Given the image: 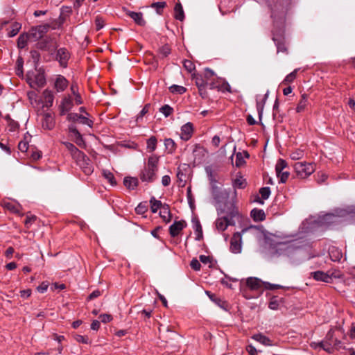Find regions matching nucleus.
I'll list each match as a JSON object with an SVG mask.
<instances>
[{"mask_svg": "<svg viewBox=\"0 0 355 355\" xmlns=\"http://www.w3.org/2000/svg\"><path fill=\"white\" fill-rule=\"evenodd\" d=\"M288 0H272L268 6L271 10L274 28L272 30V40L274 42L277 53H288L287 44L284 37L285 7Z\"/></svg>", "mask_w": 355, "mask_h": 355, "instance_id": "f257e3e1", "label": "nucleus"}, {"mask_svg": "<svg viewBox=\"0 0 355 355\" xmlns=\"http://www.w3.org/2000/svg\"><path fill=\"white\" fill-rule=\"evenodd\" d=\"M218 215H223L216 220V227L218 231H225L229 225H234V218L239 216L238 208L234 202H227L223 207H217Z\"/></svg>", "mask_w": 355, "mask_h": 355, "instance_id": "f03ea898", "label": "nucleus"}, {"mask_svg": "<svg viewBox=\"0 0 355 355\" xmlns=\"http://www.w3.org/2000/svg\"><path fill=\"white\" fill-rule=\"evenodd\" d=\"M159 161V156L155 154H153L148 157L146 165L139 174L140 180L142 182L151 183L157 179Z\"/></svg>", "mask_w": 355, "mask_h": 355, "instance_id": "7ed1b4c3", "label": "nucleus"}, {"mask_svg": "<svg viewBox=\"0 0 355 355\" xmlns=\"http://www.w3.org/2000/svg\"><path fill=\"white\" fill-rule=\"evenodd\" d=\"M211 194L216 202V208L219 205H222L223 207L225 203L230 202L228 200L230 193L226 189H222L221 187L217 186V184L212 186V188L211 189ZM232 202L235 203L234 200Z\"/></svg>", "mask_w": 355, "mask_h": 355, "instance_id": "20e7f679", "label": "nucleus"}, {"mask_svg": "<svg viewBox=\"0 0 355 355\" xmlns=\"http://www.w3.org/2000/svg\"><path fill=\"white\" fill-rule=\"evenodd\" d=\"M294 169L297 178L304 179L315 171V167L313 163L297 162L294 164Z\"/></svg>", "mask_w": 355, "mask_h": 355, "instance_id": "39448f33", "label": "nucleus"}, {"mask_svg": "<svg viewBox=\"0 0 355 355\" xmlns=\"http://www.w3.org/2000/svg\"><path fill=\"white\" fill-rule=\"evenodd\" d=\"M35 46L37 49L42 51H48L51 54H53L57 49L56 42L52 37L49 36L42 37L37 42Z\"/></svg>", "mask_w": 355, "mask_h": 355, "instance_id": "423d86ee", "label": "nucleus"}, {"mask_svg": "<svg viewBox=\"0 0 355 355\" xmlns=\"http://www.w3.org/2000/svg\"><path fill=\"white\" fill-rule=\"evenodd\" d=\"M69 58V52L66 48H60L56 51L55 60L58 61L61 67L64 68L67 67Z\"/></svg>", "mask_w": 355, "mask_h": 355, "instance_id": "0eeeda50", "label": "nucleus"}, {"mask_svg": "<svg viewBox=\"0 0 355 355\" xmlns=\"http://www.w3.org/2000/svg\"><path fill=\"white\" fill-rule=\"evenodd\" d=\"M232 185L234 189V198H236L237 196L236 189H245L248 185V182L246 179L239 173L236 175L235 178H232Z\"/></svg>", "mask_w": 355, "mask_h": 355, "instance_id": "6e6552de", "label": "nucleus"}, {"mask_svg": "<svg viewBox=\"0 0 355 355\" xmlns=\"http://www.w3.org/2000/svg\"><path fill=\"white\" fill-rule=\"evenodd\" d=\"M241 234L236 232L234 234L230 241V251L232 253L237 254L241 252Z\"/></svg>", "mask_w": 355, "mask_h": 355, "instance_id": "1a4fd4ad", "label": "nucleus"}, {"mask_svg": "<svg viewBox=\"0 0 355 355\" xmlns=\"http://www.w3.org/2000/svg\"><path fill=\"white\" fill-rule=\"evenodd\" d=\"M187 227V223L184 220L175 221L170 227H169V234L172 237L177 236L181 231Z\"/></svg>", "mask_w": 355, "mask_h": 355, "instance_id": "9d476101", "label": "nucleus"}, {"mask_svg": "<svg viewBox=\"0 0 355 355\" xmlns=\"http://www.w3.org/2000/svg\"><path fill=\"white\" fill-rule=\"evenodd\" d=\"M73 103L70 96H64L59 106L60 115L66 114L73 107Z\"/></svg>", "mask_w": 355, "mask_h": 355, "instance_id": "9b49d317", "label": "nucleus"}, {"mask_svg": "<svg viewBox=\"0 0 355 355\" xmlns=\"http://www.w3.org/2000/svg\"><path fill=\"white\" fill-rule=\"evenodd\" d=\"M54 117L51 113H45L42 119V126L43 129L51 130L55 127Z\"/></svg>", "mask_w": 355, "mask_h": 355, "instance_id": "f8f14e48", "label": "nucleus"}, {"mask_svg": "<svg viewBox=\"0 0 355 355\" xmlns=\"http://www.w3.org/2000/svg\"><path fill=\"white\" fill-rule=\"evenodd\" d=\"M193 125L191 122H188L181 128L180 138L182 140L188 141L193 135Z\"/></svg>", "mask_w": 355, "mask_h": 355, "instance_id": "ddd939ff", "label": "nucleus"}, {"mask_svg": "<svg viewBox=\"0 0 355 355\" xmlns=\"http://www.w3.org/2000/svg\"><path fill=\"white\" fill-rule=\"evenodd\" d=\"M67 149L71 153V155L77 159L83 158L85 159V154L78 150L72 143L64 141L62 142Z\"/></svg>", "mask_w": 355, "mask_h": 355, "instance_id": "4468645a", "label": "nucleus"}, {"mask_svg": "<svg viewBox=\"0 0 355 355\" xmlns=\"http://www.w3.org/2000/svg\"><path fill=\"white\" fill-rule=\"evenodd\" d=\"M68 80L62 75H58L55 79L54 87L58 92L65 90L68 86Z\"/></svg>", "mask_w": 355, "mask_h": 355, "instance_id": "2eb2a0df", "label": "nucleus"}, {"mask_svg": "<svg viewBox=\"0 0 355 355\" xmlns=\"http://www.w3.org/2000/svg\"><path fill=\"white\" fill-rule=\"evenodd\" d=\"M337 216L333 214H327L322 216H320L318 218V223L321 225L329 226L336 223Z\"/></svg>", "mask_w": 355, "mask_h": 355, "instance_id": "dca6fc26", "label": "nucleus"}, {"mask_svg": "<svg viewBox=\"0 0 355 355\" xmlns=\"http://www.w3.org/2000/svg\"><path fill=\"white\" fill-rule=\"evenodd\" d=\"M78 160L80 162L79 164H80V167L82 168L83 173L85 175H89L93 173L94 168L89 163V159L86 155H85V159H84L83 158H80V159H78Z\"/></svg>", "mask_w": 355, "mask_h": 355, "instance_id": "f3484780", "label": "nucleus"}, {"mask_svg": "<svg viewBox=\"0 0 355 355\" xmlns=\"http://www.w3.org/2000/svg\"><path fill=\"white\" fill-rule=\"evenodd\" d=\"M311 276L316 281H321L325 283H331L330 277L327 273V271L324 272L321 270H317L311 272Z\"/></svg>", "mask_w": 355, "mask_h": 355, "instance_id": "a211bd4d", "label": "nucleus"}, {"mask_svg": "<svg viewBox=\"0 0 355 355\" xmlns=\"http://www.w3.org/2000/svg\"><path fill=\"white\" fill-rule=\"evenodd\" d=\"M30 86L33 88L35 87H42L46 84V78L43 73H38L35 76V80L33 82H29Z\"/></svg>", "mask_w": 355, "mask_h": 355, "instance_id": "6ab92c4d", "label": "nucleus"}, {"mask_svg": "<svg viewBox=\"0 0 355 355\" xmlns=\"http://www.w3.org/2000/svg\"><path fill=\"white\" fill-rule=\"evenodd\" d=\"M128 15L131 17L137 25L141 26H145L146 21L144 20L141 12L129 11L128 12Z\"/></svg>", "mask_w": 355, "mask_h": 355, "instance_id": "aec40b11", "label": "nucleus"}, {"mask_svg": "<svg viewBox=\"0 0 355 355\" xmlns=\"http://www.w3.org/2000/svg\"><path fill=\"white\" fill-rule=\"evenodd\" d=\"M209 88L211 89L217 88L218 90H220L222 92H228L230 93L232 92V88L230 84L225 81V80H223L222 83L220 84L216 85L215 83H211L209 84Z\"/></svg>", "mask_w": 355, "mask_h": 355, "instance_id": "412c9836", "label": "nucleus"}, {"mask_svg": "<svg viewBox=\"0 0 355 355\" xmlns=\"http://www.w3.org/2000/svg\"><path fill=\"white\" fill-rule=\"evenodd\" d=\"M329 255L331 260L333 261H339L343 257L341 250L334 246L329 248Z\"/></svg>", "mask_w": 355, "mask_h": 355, "instance_id": "4be33fe9", "label": "nucleus"}, {"mask_svg": "<svg viewBox=\"0 0 355 355\" xmlns=\"http://www.w3.org/2000/svg\"><path fill=\"white\" fill-rule=\"evenodd\" d=\"M159 216L166 223L171 221L172 216L169 206L167 204H164V206L159 211Z\"/></svg>", "mask_w": 355, "mask_h": 355, "instance_id": "5701e85b", "label": "nucleus"}, {"mask_svg": "<svg viewBox=\"0 0 355 355\" xmlns=\"http://www.w3.org/2000/svg\"><path fill=\"white\" fill-rule=\"evenodd\" d=\"M193 229L196 234V240L200 241L203 238L202 229L200 220L197 218L192 219Z\"/></svg>", "mask_w": 355, "mask_h": 355, "instance_id": "b1692460", "label": "nucleus"}, {"mask_svg": "<svg viewBox=\"0 0 355 355\" xmlns=\"http://www.w3.org/2000/svg\"><path fill=\"white\" fill-rule=\"evenodd\" d=\"M43 98L44 106L50 107L53 105L54 95L51 90L45 89L43 92Z\"/></svg>", "mask_w": 355, "mask_h": 355, "instance_id": "393cba45", "label": "nucleus"}, {"mask_svg": "<svg viewBox=\"0 0 355 355\" xmlns=\"http://www.w3.org/2000/svg\"><path fill=\"white\" fill-rule=\"evenodd\" d=\"M72 12V8L69 6H62L60 8V15L59 16L60 25L64 23L67 18L70 16Z\"/></svg>", "mask_w": 355, "mask_h": 355, "instance_id": "a878e982", "label": "nucleus"}, {"mask_svg": "<svg viewBox=\"0 0 355 355\" xmlns=\"http://www.w3.org/2000/svg\"><path fill=\"white\" fill-rule=\"evenodd\" d=\"M250 216L257 222L263 221L266 219V214L263 210L257 208H254L251 211Z\"/></svg>", "mask_w": 355, "mask_h": 355, "instance_id": "bb28decb", "label": "nucleus"}, {"mask_svg": "<svg viewBox=\"0 0 355 355\" xmlns=\"http://www.w3.org/2000/svg\"><path fill=\"white\" fill-rule=\"evenodd\" d=\"M263 283V282L257 277H249L246 281L247 286L252 290L259 289Z\"/></svg>", "mask_w": 355, "mask_h": 355, "instance_id": "cd10ccee", "label": "nucleus"}, {"mask_svg": "<svg viewBox=\"0 0 355 355\" xmlns=\"http://www.w3.org/2000/svg\"><path fill=\"white\" fill-rule=\"evenodd\" d=\"M174 17L175 19L182 21L184 19V12L182 4L178 2L174 8Z\"/></svg>", "mask_w": 355, "mask_h": 355, "instance_id": "c85d7f7f", "label": "nucleus"}, {"mask_svg": "<svg viewBox=\"0 0 355 355\" xmlns=\"http://www.w3.org/2000/svg\"><path fill=\"white\" fill-rule=\"evenodd\" d=\"M307 105H308V95L306 94H303L301 96V99L300 100L299 103H297V105L296 107V112L297 113L304 112Z\"/></svg>", "mask_w": 355, "mask_h": 355, "instance_id": "c756f323", "label": "nucleus"}, {"mask_svg": "<svg viewBox=\"0 0 355 355\" xmlns=\"http://www.w3.org/2000/svg\"><path fill=\"white\" fill-rule=\"evenodd\" d=\"M252 338L254 339V340L261 343L263 345H266V346L272 345V340L268 337H267L261 334H254V336H252Z\"/></svg>", "mask_w": 355, "mask_h": 355, "instance_id": "7c9ffc66", "label": "nucleus"}, {"mask_svg": "<svg viewBox=\"0 0 355 355\" xmlns=\"http://www.w3.org/2000/svg\"><path fill=\"white\" fill-rule=\"evenodd\" d=\"M164 143L167 153L173 154L177 148V144L172 139L166 138L164 139Z\"/></svg>", "mask_w": 355, "mask_h": 355, "instance_id": "2f4dec72", "label": "nucleus"}, {"mask_svg": "<svg viewBox=\"0 0 355 355\" xmlns=\"http://www.w3.org/2000/svg\"><path fill=\"white\" fill-rule=\"evenodd\" d=\"M123 184L129 189H135L138 185V180L136 178L125 177Z\"/></svg>", "mask_w": 355, "mask_h": 355, "instance_id": "473e14b6", "label": "nucleus"}, {"mask_svg": "<svg viewBox=\"0 0 355 355\" xmlns=\"http://www.w3.org/2000/svg\"><path fill=\"white\" fill-rule=\"evenodd\" d=\"M209 298L211 301L214 302L218 306L220 307L226 309V306H227V304L225 301L221 300L220 298L218 297L216 295L211 294L210 292L207 291L206 292Z\"/></svg>", "mask_w": 355, "mask_h": 355, "instance_id": "72a5a7b5", "label": "nucleus"}, {"mask_svg": "<svg viewBox=\"0 0 355 355\" xmlns=\"http://www.w3.org/2000/svg\"><path fill=\"white\" fill-rule=\"evenodd\" d=\"M150 205L151 211L153 213H156L159 209H161L164 206V204H162L161 201L157 200L154 196L151 197L150 200Z\"/></svg>", "mask_w": 355, "mask_h": 355, "instance_id": "f704fd0d", "label": "nucleus"}, {"mask_svg": "<svg viewBox=\"0 0 355 355\" xmlns=\"http://www.w3.org/2000/svg\"><path fill=\"white\" fill-rule=\"evenodd\" d=\"M147 150L149 153L154 152L157 148V139L155 136H151L146 141Z\"/></svg>", "mask_w": 355, "mask_h": 355, "instance_id": "c9c22d12", "label": "nucleus"}, {"mask_svg": "<svg viewBox=\"0 0 355 355\" xmlns=\"http://www.w3.org/2000/svg\"><path fill=\"white\" fill-rule=\"evenodd\" d=\"M29 35L26 33L21 34L17 39V46L19 49H24L27 45V42L29 40Z\"/></svg>", "mask_w": 355, "mask_h": 355, "instance_id": "e433bc0d", "label": "nucleus"}, {"mask_svg": "<svg viewBox=\"0 0 355 355\" xmlns=\"http://www.w3.org/2000/svg\"><path fill=\"white\" fill-rule=\"evenodd\" d=\"M282 302V298H279L277 296H272L269 302L268 307L272 310H277Z\"/></svg>", "mask_w": 355, "mask_h": 355, "instance_id": "4c0bfd02", "label": "nucleus"}, {"mask_svg": "<svg viewBox=\"0 0 355 355\" xmlns=\"http://www.w3.org/2000/svg\"><path fill=\"white\" fill-rule=\"evenodd\" d=\"M288 164L283 159H279L275 166V171L277 175H279L280 173L286 168H287Z\"/></svg>", "mask_w": 355, "mask_h": 355, "instance_id": "58836bf2", "label": "nucleus"}, {"mask_svg": "<svg viewBox=\"0 0 355 355\" xmlns=\"http://www.w3.org/2000/svg\"><path fill=\"white\" fill-rule=\"evenodd\" d=\"M327 273L330 277V282H332L333 279L342 278L343 275L342 272L338 269H330L327 270Z\"/></svg>", "mask_w": 355, "mask_h": 355, "instance_id": "ea45409f", "label": "nucleus"}, {"mask_svg": "<svg viewBox=\"0 0 355 355\" xmlns=\"http://www.w3.org/2000/svg\"><path fill=\"white\" fill-rule=\"evenodd\" d=\"M166 6V3L165 1L161 2H155L151 4V7L155 8L156 12L158 15H162L163 12V9Z\"/></svg>", "mask_w": 355, "mask_h": 355, "instance_id": "a19ab883", "label": "nucleus"}, {"mask_svg": "<svg viewBox=\"0 0 355 355\" xmlns=\"http://www.w3.org/2000/svg\"><path fill=\"white\" fill-rule=\"evenodd\" d=\"M23 58L21 57H19L16 61L15 73L19 77L23 76Z\"/></svg>", "mask_w": 355, "mask_h": 355, "instance_id": "79ce46f5", "label": "nucleus"}, {"mask_svg": "<svg viewBox=\"0 0 355 355\" xmlns=\"http://www.w3.org/2000/svg\"><path fill=\"white\" fill-rule=\"evenodd\" d=\"M103 175L105 179L108 180L110 184H112V186L116 185V182L112 173L107 170H103Z\"/></svg>", "mask_w": 355, "mask_h": 355, "instance_id": "37998d69", "label": "nucleus"}, {"mask_svg": "<svg viewBox=\"0 0 355 355\" xmlns=\"http://www.w3.org/2000/svg\"><path fill=\"white\" fill-rule=\"evenodd\" d=\"M148 209L147 202H140L137 207L135 208V211L137 214H145Z\"/></svg>", "mask_w": 355, "mask_h": 355, "instance_id": "c03bdc74", "label": "nucleus"}, {"mask_svg": "<svg viewBox=\"0 0 355 355\" xmlns=\"http://www.w3.org/2000/svg\"><path fill=\"white\" fill-rule=\"evenodd\" d=\"M187 89L180 85H173L169 87V91L173 94H182L186 92Z\"/></svg>", "mask_w": 355, "mask_h": 355, "instance_id": "a18cd8bd", "label": "nucleus"}, {"mask_svg": "<svg viewBox=\"0 0 355 355\" xmlns=\"http://www.w3.org/2000/svg\"><path fill=\"white\" fill-rule=\"evenodd\" d=\"M297 71H298V69H296L293 71H292L291 73L288 74L285 77V78L283 80L282 83L284 84V85H286V84L293 83L294 81V80L296 78Z\"/></svg>", "mask_w": 355, "mask_h": 355, "instance_id": "49530a36", "label": "nucleus"}, {"mask_svg": "<svg viewBox=\"0 0 355 355\" xmlns=\"http://www.w3.org/2000/svg\"><path fill=\"white\" fill-rule=\"evenodd\" d=\"M26 33L29 35V39H33L34 41L40 40L42 38L41 35H40L35 26L32 27L30 31Z\"/></svg>", "mask_w": 355, "mask_h": 355, "instance_id": "de8ad7c7", "label": "nucleus"}, {"mask_svg": "<svg viewBox=\"0 0 355 355\" xmlns=\"http://www.w3.org/2000/svg\"><path fill=\"white\" fill-rule=\"evenodd\" d=\"M265 104H266V101H263V100L259 101L257 98L256 107H257V110L258 112L259 121H261Z\"/></svg>", "mask_w": 355, "mask_h": 355, "instance_id": "09e8293b", "label": "nucleus"}, {"mask_svg": "<svg viewBox=\"0 0 355 355\" xmlns=\"http://www.w3.org/2000/svg\"><path fill=\"white\" fill-rule=\"evenodd\" d=\"M5 119L8 121V125L10 131H15L19 128L18 123L12 119L9 115L6 116Z\"/></svg>", "mask_w": 355, "mask_h": 355, "instance_id": "8fccbe9b", "label": "nucleus"}, {"mask_svg": "<svg viewBox=\"0 0 355 355\" xmlns=\"http://www.w3.org/2000/svg\"><path fill=\"white\" fill-rule=\"evenodd\" d=\"M193 79L195 80V83L198 87V89L206 87V85L208 84L207 80H205L201 76H196Z\"/></svg>", "mask_w": 355, "mask_h": 355, "instance_id": "3c124183", "label": "nucleus"}, {"mask_svg": "<svg viewBox=\"0 0 355 355\" xmlns=\"http://www.w3.org/2000/svg\"><path fill=\"white\" fill-rule=\"evenodd\" d=\"M36 29L37 30V32L41 35L42 37H44V35L48 32L50 28V25L49 24H45L43 25H39L37 26H35Z\"/></svg>", "mask_w": 355, "mask_h": 355, "instance_id": "603ef678", "label": "nucleus"}, {"mask_svg": "<svg viewBox=\"0 0 355 355\" xmlns=\"http://www.w3.org/2000/svg\"><path fill=\"white\" fill-rule=\"evenodd\" d=\"M159 112L168 117L173 113V109L168 105H164L159 108Z\"/></svg>", "mask_w": 355, "mask_h": 355, "instance_id": "864d4df0", "label": "nucleus"}, {"mask_svg": "<svg viewBox=\"0 0 355 355\" xmlns=\"http://www.w3.org/2000/svg\"><path fill=\"white\" fill-rule=\"evenodd\" d=\"M318 346L324 350L331 352L332 349V343L327 340L321 341L318 344Z\"/></svg>", "mask_w": 355, "mask_h": 355, "instance_id": "5fc2aeb1", "label": "nucleus"}, {"mask_svg": "<svg viewBox=\"0 0 355 355\" xmlns=\"http://www.w3.org/2000/svg\"><path fill=\"white\" fill-rule=\"evenodd\" d=\"M159 53L162 58H164L171 53V48L167 44L164 45L159 49Z\"/></svg>", "mask_w": 355, "mask_h": 355, "instance_id": "6e6d98bb", "label": "nucleus"}, {"mask_svg": "<svg viewBox=\"0 0 355 355\" xmlns=\"http://www.w3.org/2000/svg\"><path fill=\"white\" fill-rule=\"evenodd\" d=\"M259 193L261 196L262 199L266 200L270 195V189L268 187H262L259 189Z\"/></svg>", "mask_w": 355, "mask_h": 355, "instance_id": "4d7b16f0", "label": "nucleus"}, {"mask_svg": "<svg viewBox=\"0 0 355 355\" xmlns=\"http://www.w3.org/2000/svg\"><path fill=\"white\" fill-rule=\"evenodd\" d=\"M20 28L21 24H19V23H15L12 25V30H10L8 33V36L10 37L15 36L18 33Z\"/></svg>", "mask_w": 355, "mask_h": 355, "instance_id": "13d9d810", "label": "nucleus"}, {"mask_svg": "<svg viewBox=\"0 0 355 355\" xmlns=\"http://www.w3.org/2000/svg\"><path fill=\"white\" fill-rule=\"evenodd\" d=\"M150 103H147L144 105V107H143V109L141 110V112H139V114L137 115V121H139V119H141L143 118V116L147 114L148 112H149V110L150 108Z\"/></svg>", "mask_w": 355, "mask_h": 355, "instance_id": "bf43d9fd", "label": "nucleus"}, {"mask_svg": "<svg viewBox=\"0 0 355 355\" xmlns=\"http://www.w3.org/2000/svg\"><path fill=\"white\" fill-rule=\"evenodd\" d=\"M96 30L99 31L104 27L105 21L103 17L96 16L95 19Z\"/></svg>", "mask_w": 355, "mask_h": 355, "instance_id": "052dcab7", "label": "nucleus"}, {"mask_svg": "<svg viewBox=\"0 0 355 355\" xmlns=\"http://www.w3.org/2000/svg\"><path fill=\"white\" fill-rule=\"evenodd\" d=\"M78 122L80 123H82L84 125H87L89 127H91V128L93 126V124H94V121L92 120H91V119H88L87 117L84 116L81 114L80 116Z\"/></svg>", "mask_w": 355, "mask_h": 355, "instance_id": "680f3d73", "label": "nucleus"}, {"mask_svg": "<svg viewBox=\"0 0 355 355\" xmlns=\"http://www.w3.org/2000/svg\"><path fill=\"white\" fill-rule=\"evenodd\" d=\"M245 163V162L243 157L242 153L240 152L237 153L236 154V161H235L236 166L240 167V166H243Z\"/></svg>", "mask_w": 355, "mask_h": 355, "instance_id": "e2e57ef3", "label": "nucleus"}, {"mask_svg": "<svg viewBox=\"0 0 355 355\" xmlns=\"http://www.w3.org/2000/svg\"><path fill=\"white\" fill-rule=\"evenodd\" d=\"M303 155H304L303 150H297L294 152H292L290 155V157L293 160H297V159H300V158H302L303 157Z\"/></svg>", "mask_w": 355, "mask_h": 355, "instance_id": "0e129e2a", "label": "nucleus"}, {"mask_svg": "<svg viewBox=\"0 0 355 355\" xmlns=\"http://www.w3.org/2000/svg\"><path fill=\"white\" fill-rule=\"evenodd\" d=\"M183 66L185 68L186 70H187L189 72H191L193 70L195 69V65L194 64L189 60H184L183 61Z\"/></svg>", "mask_w": 355, "mask_h": 355, "instance_id": "69168bd1", "label": "nucleus"}, {"mask_svg": "<svg viewBox=\"0 0 355 355\" xmlns=\"http://www.w3.org/2000/svg\"><path fill=\"white\" fill-rule=\"evenodd\" d=\"M37 217L34 215L32 216H26V218L24 221V225L27 229L30 227V226L36 220Z\"/></svg>", "mask_w": 355, "mask_h": 355, "instance_id": "338daca9", "label": "nucleus"}, {"mask_svg": "<svg viewBox=\"0 0 355 355\" xmlns=\"http://www.w3.org/2000/svg\"><path fill=\"white\" fill-rule=\"evenodd\" d=\"M290 173L288 171H282L279 175L277 176L279 178L280 183H285L288 179Z\"/></svg>", "mask_w": 355, "mask_h": 355, "instance_id": "774afa93", "label": "nucleus"}]
</instances>
